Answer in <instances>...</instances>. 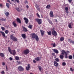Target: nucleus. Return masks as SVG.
Wrapping results in <instances>:
<instances>
[{
    "label": "nucleus",
    "instance_id": "nucleus-1",
    "mask_svg": "<svg viewBox=\"0 0 74 74\" xmlns=\"http://www.w3.org/2000/svg\"><path fill=\"white\" fill-rule=\"evenodd\" d=\"M8 51L10 54L12 55L13 56H15V54H16V51H15V50H12L10 47H8Z\"/></svg>",
    "mask_w": 74,
    "mask_h": 74
},
{
    "label": "nucleus",
    "instance_id": "nucleus-2",
    "mask_svg": "<svg viewBox=\"0 0 74 74\" xmlns=\"http://www.w3.org/2000/svg\"><path fill=\"white\" fill-rule=\"evenodd\" d=\"M32 38L34 39L35 38V40L37 41H38L39 40V38L37 35L35 33H33L32 34Z\"/></svg>",
    "mask_w": 74,
    "mask_h": 74
},
{
    "label": "nucleus",
    "instance_id": "nucleus-3",
    "mask_svg": "<svg viewBox=\"0 0 74 74\" xmlns=\"http://www.w3.org/2000/svg\"><path fill=\"white\" fill-rule=\"evenodd\" d=\"M51 31L52 34L53 36L55 37H56L58 34H57V32L56 31H55V28H53L51 29Z\"/></svg>",
    "mask_w": 74,
    "mask_h": 74
},
{
    "label": "nucleus",
    "instance_id": "nucleus-4",
    "mask_svg": "<svg viewBox=\"0 0 74 74\" xmlns=\"http://www.w3.org/2000/svg\"><path fill=\"white\" fill-rule=\"evenodd\" d=\"M30 51L28 49H26L24 50L22 52V53L23 55H27L29 53Z\"/></svg>",
    "mask_w": 74,
    "mask_h": 74
},
{
    "label": "nucleus",
    "instance_id": "nucleus-5",
    "mask_svg": "<svg viewBox=\"0 0 74 74\" xmlns=\"http://www.w3.org/2000/svg\"><path fill=\"white\" fill-rule=\"evenodd\" d=\"M10 39L12 40H13L14 41H18V39L15 37L13 36V35H10Z\"/></svg>",
    "mask_w": 74,
    "mask_h": 74
},
{
    "label": "nucleus",
    "instance_id": "nucleus-6",
    "mask_svg": "<svg viewBox=\"0 0 74 74\" xmlns=\"http://www.w3.org/2000/svg\"><path fill=\"white\" fill-rule=\"evenodd\" d=\"M36 22L38 23V25H41L42 23V20L39 18L35 19Z\"/></svg>",
    "mask_w": 74,
    "mask_h": 74
},
{
    "label": "nucleus",
    "instance_id": "nucleus-7",
    "mask_svg": "<svg viewBox=\"0 0 74 74\" xmlns=\"http://www.w3.org/2000/svg\"><path fill=\"white\" fill-rule=\"evenodd\" d=\"M18 71H23L24 70V69L21 66H19L18 68Z\"/></svg>",
    "mask_w": 74,
    "mask_h": 74
},
{
    "label": "nucleus",
    "instance_id": "nucleus-8",
    "mask_svg": "<svg viewBox=\"0 0 74 74\" xmlns=\"http://www.w3.org/2000/svg\"><path fill=\"white\" fill-rule=\"evenodd\" d=\"M27 66H26V69L27 71H29L30 69V65L29 64H28L27 65Z\"/></svg>",
    "mask_w": 74,
    "mask_h": 74
},
{
    "label": "nucleus",
    "instance_id": "nucleus-9",
    "mask_svg": "<svg viewBox=\"0 0 74 74\" xmlns=\"http://www.w3.org/2000/svg\"><path fill=\"white\" fill-rule=\"evenodd\" d=\"M70 53V51H66V53L65 54V58L66 59L68 58V56H67V54H69V53Z\"/></svg>",
    "mask_w": 74,
    "mask_h": 74
},
{
    "label": "nucleus",
    "instance_id": "nucleus-10",
    "mask_svg": "<svg viewBox=\"0 0 74 74\" xmlns=\"http://www.w3.org/2000/svg\"><path fill=\"white\" fill-rule=\"evenodd\" d=\"M53 12L52 11H50V17H51V18H53L54 16L53 14Z\"/></svg>",
    "mask_w": 74,
    "mask_h": 74
},
{
    "label": "nucleus",
    "instance_id": "nucleus-11",
    "mask_svg": "<svg viewBox=\"0 0 74 74\" xmlns=\"http://www.w3.org/2000/svg\"><path fill=\"white\" fill-rule=\"evenodd\" d=\"M40 31L41 33V36H44V34H45V31L41 29L40 30Z\"/></svg>",
    "mask_w": 74,
    "mask_h": 74
},
{
    "label": "nucleus",
    "instance_id": "nucleus-12",
    "mask_svg": "<svg viewBox=\"0 0 74 74\" xmlns=\"http://www.w3.org/2000/svg\"><path fill=\"white\" fill-rule=\"evenodd\" d=\"M61 55H64V54H66V53H67V52H66V51H65L64 50H62L61 51Z\"/></svg>",
    "mask_w": 74,
    "mask_h": 74
},
{
    "label": "nucleus",
    "instance_id": "nucleus-13",
    "mask_svg": "<svg viewBox=\"0 0 74 74\" xmlns=\"http://www.w3.org/2000/svg\"><path fill=\"white\" fill-rule=\"evenodd\" d=\"M54 64L55 66H56V67H57L59 65V63H58L57 62H56V61H54Z\"/></svg>",
    "mask_w": 74,
    "mask_h": 74
},
{
    "label": "nucleus",
    "instance_id": "nucleus-14",
    "mask_svg": "<svg viewBox=\"0 0 74 74\" xmlns=\"http://www.w3.org/2000/svg\"><path fill=\"white\" fill-rule=\"evenodd\" d=\"M53 50L55 53H57V54L59 53V51H58V50H57L56 49H53Z\"/></svg>",
    "mask_w": 74,
    "mask_h": 74
},
{
    "label": "nucleus",
    "instance_id": "nucleus-15",
    "mask_svg": "<svg viewBox=\"0 0 74 74\" xmlns=\"http://www.w3.org/2000/svg\"><path fill=\"white\" fill-rule=\"evenodd\" d=\"M35 7L38 10V11H40V7H38V5L37 4H36L35 5Z\"/></svg>",
    "mask_w": 74,
    "mask_h": 74
},
{
    "label": "nucleus",
    "instance_id": "nucleus-16",
    "mask_svg": "<svg viewBox=\"0 0 74 74\" xmlns=\"http://www.w3.org/2000/svg\"><path fill=\"white\" fill-rule=\"evenodd\" d=\"M1 33L2 36H3V37H5V38H7V36H5V33L4 32H1Z\"/></svg>",
    "mask_w": 74,
    "mask_h": 74
},
{
    "label": "nucleus",
    "instance_id": "nucleus-17",
    "mask_svg": "<svg viewBox=\"0 0 74 74\" xmlns=\"http://www.w3.org/2000/svg\"><path fill=\"white\" fill-rule=\"evenodd\" d=\"M24 21H25V22L26 23V24H27V23H28V19H27V18L24 17Z\"/></svg>",
    "mask_w": 74,
    "mask_h": 74
},
{
    "label": "nucleus",
    "instance_id": "nucleus-18",
    "mask_svg": "<svg viewBox=\"0 0 74 74\" xmlns=\"http://www.w3.org/2000/svg\"><path fill=\"white\" fill-rule=\"evenodd\" d=\"M16 20L18 23H21V20H20L19 18H17Z\"/></svg>",
    "mask_w": 74,
    "mask_h": 74
},
{
    "label": "nucleus",
    "instance_id": "nucleus-19",
    "mask_svg": "<svg viewBox=\"0 0 74 74\" xmlns=\"http://www.w3.org/2000/svg\"><path fill=\"white\" fill-rule=\"evenodd\" d=\"M12 24L13 26H14V27H16V26H17L16 23H15V21H14L12 23Z\"/></svg>",
    "mask_w": 74,
    "mask_h": 74
},
{
    "label": "nucleus",
    "instance_id": "nucleus-20",
    "mask_svg": "<svg viewBox=\"0 0 74 74\" xmlns=\"http://www.w3.org/2000/svg\"><path fill=\"white\" fill-rule=\"evenodd\" d=\"M23 31L25 32H27V29H26V28L25 27H23Z\"/></svg>",
    "mask_w": 74,
    "mask_h": 74
},
{
    "label": "nucleus",
    "instance_id": "nucleus-21",
    "mask_svg": "<svg viewBox=\"0 0 74 74\" xmlns=\"http://www.w3.org/2000/svg\"><path fill=\"white\" fill-rule=\"evenodd\" d=\"M4 14H5L6 16L8 17V15H9V12H5Z\"/></svg>",
    "mask_w": 74,
    "mask_h": 74
},
{
    "label": "nucleus",
    "instance_id": "nucleus-22",
    "mask_svg": "<svg viewBox=\"0 0 74 74\" xmlns=\"http://www.w3.org/2000/svg\"><path fill=\"white\" fill-rule=\"evenodd\" d=\"M62 55L61 54V55L60 56V58L61 59H63L64 58V56Z\"/></svg>",
    "mask_w": 74,
    "mask_h": 74
},
{
    "label": "nucleus",
    "instance_id": "nucleus-23",
    "mask_svg": "<svg viewBox=\"0 0 74 74\" xmlns=\"http://www.w3.org/2000/svg\"><path fill=\"white\" fill-rule=\"evenodd\" d=\"M50 7H51V5H48L46 7V8L47 9H50Z\"/></svg>",
    "mask_w": 74,
    "mask_h": 74
},
{
    "label": "nucleus",
    "instance_id": "nucleus-24",
    "mask_svg": "<svg viewBox=\"0 0 74 74\" xmlns=\"http://www.w3.org/2000/svg\"><path fill=\"white\" fill-rule=\"evenodd\" d=\"M22 37L23 38H26V35H25V34H22Z\"/></svg>",
    "mask_w": 74,
    "mask_h": 74
},
{
    "label": "nucleus",
    "instance_id": "nucleus-25",
    "mask_svg": "<svg viewBox=\"0 0 74 74\" xmlns=\"http://www.w3.org/2000/svg\"><path fill=\"white\" fill-rule=\"evenodd\" d=\"M47 32L48 35H49V36H51V34H52V32H51V31H49V32L48 31Z\"/></svg>",
    "mask_w": 74,
    "mask_h": 74
},
{
    "label": "nucleus",
    "instance_id": "nucleus-26",
    "mask_svg": "<svg viewBox=\"0 0 74 74\" xmlns=\"http://www.w3.org/2000/svg\"><path fill=\"white\" fill-rule=\"evenodd\" d=\"M35 60L36 61H40V58H39V57H37L36 58H35Z\"/></svg>",
    "mask_w": 74,
    "mask_h": 74
},
{
    "label": "nucleus",
    "instance_id": "nucleus-27",
    "mask_svg": "<svg viewBox=\"0 0 74 74\" xmlns=\"http://www.w3.org/2000/svg\"><path fill=\"white\" fill-rule=\"evenodd\" d=\"M38 68L40 71H41V69H42V67L40 66H38Z\"/></svg>",
    "mask_w": 74,
    "mask_h": 74
},
{
    "label": "nucleus",
    "instance_id": "nucleus-28",
    "mask_svg": "<svg viewBox=\"0 0 74 74\" xmlns=\"http://www.w3.org/2000/svg\"><path fill=\"white\" fill-rule=\"evenodd\" d=\"M64 40V37H61L60 40V41H63Z\"/></svg>",
    "mask_w": 74,
    "mask_h": 74
},
{
    "label": "nucleus",
    "instance_id": "nucleus-29",
    "mask_svg": "<svg viewBox=\"0 0 74 74\" xmlns=\"http://www.w3.org/2000/svg\"><path fill=\"white\" fill-rule=\"evenodd\" d=\"M6 5L8 8H10V4L8 3H6Z\"/></svg>",
    "mask_w": 74,
    "mask_h": 74
},
{
    "label": "nucleus",
    "instance_id": "nucleus-30",
    "mask_svg": "<svg viewBox=\"0 0 74 74\" xmlns=\"http://www.w3.org/2000/svg\"><path fill=\"white\" fill-rule=\"evenodd\" d=\"M68 26L70 29H71V28H72V27H71V23H70L69 24Z\"/></svg>",
    "mask_w": 74,
    "mask_h": 74
},
{
    "label": "nucleus",
    "instance_id": "nucleus-31",
    "mask_svg": "<svg viewBox=\"0 0 74 74\" xmlns=\"http://www.w3.org/2000/svg\"><path fill=\"white\" fill-rule=\"evenodd\" d=\"M0 56H1V57H4V54L2 53H0Z\"/></svg>",
    "mask_w": 74,
    "mask_h": 74
},
{
    "label": "nucleus",
    "instance_id": "nucleus-32",
    "mask_svg": "<svg viewBox=\"0 0 74 74\" xmlns=\"http://www.w3.org/2000/svg\"><path fill=\"white\" fill-rule=\"evenodd\" d=\"M15 59L16 60H18L19 59V58L18 56H16L15 57Z\"/></svg>",
    "mask_w": 74,
    "mask_h": 74
},
{
    "label": "nucleus",
    "instance_id": "nucleus-33",
    "mask_svg": "<svg viewBox=\"0 0 74 74\" xmlns=\"http://www.w3.org/2000/svg\"><path fill=\"white\" fill-rule=\"evenodd\" d=\"M69 59H72L73 58V56L71 55L69 56Z\"/></svg>",
    "mask_w": 74,
    "mask_h": 74
},
{
    "label": "nucleus",
    "instance_id": "nucleus-34",
    "mask_svg": "<svg viewBox=\"0 0 74 74\" xmlns=\"http://www.w3.org/2000/svg\"><path fill=\"white\" fill-rule=\"evenodd\" d=\"M11 1H14V0H11ZM15 1L16 2H17L18 3H19V0H15Z\"/></svg>",
    "mask_w": 74,
    "mask_h": 74
},
{
    "label": "nucleus",
    "instance_id": "nucleus-35",
    "mask_svg": "<svg viewBox=\"0 0 74 74\" xmlns=\"http://www.w3.org/2000/svg\"><path fill=\"white\" fill-rule=\"evenodd\" d=\"M28 27L29 28V29H32V25H29L28 26Z\"/></svg>",
    "mask_w": 74,
    "mask_h": 74
},
{
    "label": "nucleus",
    "instance_id": "nucleus-36",
    "mask_svg": "<svg viewBox=\"0 0 74 74\" xmlns=\"http://www.w3.org/2000/svg\"><path fill=\"white\" fill-rule=\"evenodd\" d=\"M51 45H53V47H56V44H55V43H52Z\"/></svg>",
    "mask_w": 74,
    "mask_h": 74
},
{
    "label": "nucleus",
    "instance_id": "nucleus-37",
    "mask_svg": "<svg viewBox=\"0 0 74 74\" xmlns=\"http://www.w3.org/2000/svg\"><path fill=\"white\" fill-rule=\"evenodd\" d=\"M55 60L56 62H59V59L58 58H56L55 59Z\"/></svg>",
    "mask_w": 74,
    "mask_h": 74
},
{
    "label": "nucleus",
    "instance_id": "nucleus-38",
    "mask_svg": "<svg viewBox=\"0 0 74 74\" xmlns=\"http://www.w3.org/2000/svg\"><path fill=\"white\" fill-rule=\"evenodd\" d=\"M5 32L6 34H8L9 33V31L8 30H6L5 31Z\"/></svg>",
    "mask_w": 74,
    "mask_h": 74
},
{
    "label": "nucleus",
    "instance_id": "nucleus-39",
    "mask_svg": "<svg viewBox=\"0 0 74 74\" xmlns=\"http://www.w3.org/2000/svg\"><path fill=\"white\" fill-rule=\"evenodd\" d=\"M66 63L64 62H63L62 63V65L63 66H65V65H66Z\"/></svg>",
    "mask_w": 74,
    "mask_h": 74
},
{
    "label": "nucleus",
    "instance_id": "nucleus-40",
    "mask_svg": "<svg viewBox=\"0 0 74 74\" xmlns=\"http://www.w3.org/2000/svg\"><path fill=\"white\" fill-rule=\"evenodd\" d=\"M5 20H6V19H4L3 18H2L0 19V21H5Z\"/></svg>",
    "mask_w": 74,
    "mask_h": 74
},
{
    "label": "nucleus",
    "instance_id": "nucleus-41",
    "mask_svg": "<svg viewBox=\"0 0 74 74\" xmlns=\"http://www.w3.org/2000/svg\"><path fill=\"white\" fill-rule=\"evenodd\" d=\"M16 10L18 11V12H20V10H19V8H16Z\"/></svg>",
    "mask_w": 74,
    "mask_h": 74
},
{
    "label": "nucleus",
    "instance_id": "nucleus-42",
    "mask_svg": "<svg viewBox=\"0 0 74 74\" xmlns=\"http://www.w3.org/2000/svg\"><path fill=\"white\" fill-rule=\"evenodd\" d=\"M65 10H66V11H68V10H69V8H68V7H66L65 8Z\"/></svg>",
    "mask_w": 74,
    "mask_h": 74
},
{
    "label": "nucleus",
    "instance_id": "nucleus-43",
    "mask_svg": "<svg viewBox=\"0 0 74 74\" xmlns=\"http://www.w3.org/2000/svg\"><path fill=\"white\" fill-rule=\"evenodd\" d=\"M68 41L69 42H70V43H71V42H72V40L70 39H68Z\"/></svg>",
    "mask_w": 74,
    "mask_h": 74
},
{
    "label": "nucleus",
    "instance_id": "nucleus-44",
    "mask_svg": "<svg viewBox=\"0 0 74 74\" xmlns=\"http://www.w3.org/2000/svg\"><path fill=\"white\" fill-rule=\"evenodd\" d=\"M24 3L25 4H28V2H27V1H25L24 2Z\"/></svg>",
    "mask_w": 74,
    "mask_h": 74
},
{
    "label": "nucleus",
    "instance_id": "nucleus-45",
    "mask_svg": "<svg viewBox=\"0 0 74 74\" xmlns=\"http://www.w3.org/2000/svg\"><path fill=\"white\" fill-rule=\"evenodd\" d=\"M1 73L2 74H4L5 73V72L4 71H3L1 72Z\"/></svg>",
    "mask_w": 74,
    "mask_h": 74
},
{
    "label": "nucleus",
    "instance_id": "nucleus-46",
    "mask_svg": "<svg viewBox=\"0 0 74 74\" xmlns=\"http://www.w3.org/2000/svg\"><path fill=\"white\" fill-rule=\"evenodd\" d=\"M36 15L38 17V18H40V15H39L38 13H37Z\"/></svg>",
    "mask_w": 74,
    "mask_h": 74
},
{
    "label": "nucleus",
    "instance_id": "nucleus-47",
    "mask_svg": "<svg viewBox=\"0 0 74 74\" xmlns=\"http://www.w3.org/2000/svg\"><path fill=\"white\" fill-rule=\"evenodd\" d=\"M1 29L2 30H5V28L3 27H2Z\"/></svg>",
    "mask_w": 74,
    "mask_h": 74
},
{
    "label": "nucleus",
    "instance_id": "nucleus-48",
    "mask_svg": "<svg viewBox=\"0 0 74 74\" xmlns=\"http://www.w3.org/2000/svg\"><path fill=\"white\" fill-rule=\"evenodd\" d=\"M7 2H9V3L10 4H11V2H10V1L9 0H7Z\"/></svg>",
    "mask_w": 74,
    "mask_h": 74
},
{
    "label": "nucleus",
    "instance_id": "nucleus-49",
    "mask_svg": "<svg viewBox=\"0 0 74 74\" xmlns=\"http://www.w3.org/2000/svg\"><path fill=\"white\" fill-rule=\"evenodd\" d=\"M70 70L71 71H73V69H72V68H70Z\"/></svg>",
    "mask_w": 74,
    "mask_h": 74
},
{
    "label": "nucleus",
    "instance_id": "nucleus-50",
    "mask_svg": "<svg viewBox=\"0 0 74 74\" xmlns=\"http://www.w3.org/2000/svg\"><path fill=\"white\" fill-rule=\"evenodd\" d=\"M9 59L10 60H13L12 58L11 57H10L9 58Z\"/></svg>",
    "mask_w": 74,
    "mask_h": 74
},
{
    "label": "nucleus",
    "instance_id": "nucleus-51",
    "mask_svg": "<svg viewBox=\"0 0 74 74\" xmlns=\"http://www.w3.org/2000/svg\"><path fill=\"white\" fill-rule=\"evenodd\" d=\"M0 7H1V8H2V7H3V5L1 4H0Z\"/></svg>",
    "mask_w": 74,
    "mask_h": 74
},
{
    "label": "nucleus",
    "instance_id": "nucleus-52",
    "mask_svg": "<svg viewBox=\"0 0 74 74\" xmlns=\"http://www.w3.org/2000/svg\"><path fill=\"white\" fill-rule=\"evenodd\" d=\"M72 0H68V1L69 3H71Z\"/></svg>",
    "mask_w": 74,
    "mask_h": 74
},
{
    "label": "nucleus",
    "instance_id": "nucleus-53",
    "mask_svg": "<svg viewBox=\"0 0 74 74\" xmlns=\"http://www.w3.org/2000/svg\"><path fill=\"white\" fill-rule=\"evenodd\" d=\"M33 62H34V63H36V61L35 60H33Z\"/></svg>",
    "mask_w": 74,
    "mask_h": 74
},
{
    "label": "nucleus",
    "instance_id": "nucleus-54",
    "mask_svg": "<svg viewBox=\"0 0 74 74\" xmlns=\"http://www.w3.org/2000/svg\"><path fill=\"white\" fill-rule=\"evenodd\" d=\"M17 62L18 63V64H21V62H18V61H17Z\"/></svg>",
    "mask_w": 74,
    "mask_h": 74
},
{
    "label": "nucleus",
    "instance_id": "nucleus-55",
    "mask_svg": "<svg viewBox=\"0 0 74 74\" xmlns=\"http://www.w3.org/2000/svg\"><path fill=\"white\" fill-rule=\"evenodd\" d=\"M5 65V63L4 62H2V65L4 66Z\"/></svg>",
    "mask_w": 74,
    "mask_h": 74
},
{
    "label": "nucleus",
    "instance_id": "nucleus-56",
    "mask_svg": "<svg viewBox=\"0 0 74 74\" xmlns=\"http://www.w3.org/2000/svg\"><path fill=\"white\" fill-rule=\"evenodd\" d=\"M52 55H53V56H54L55 55V53H52Z\"/></svg>",
    "mask_w": 74,
    "mask_h": 74
},
{
    "label": "nucleus",
    "instance_id": "nucleus-57",
    "mask_svg": "<svg viewBox=\"0 0 74 74\" xmlns=\"http://www.w3.org/2000/svg\"><path fill=\"white\" fill-rule=\"evenodd\" d=\"M50 23V24H51V25L53 24V23H52V21H51V22H50V23Z\"/></svg>",
    "mask_w": 74,
    "mask_h": 74
},
{
    "label": "nucleus",
    "instance_id": "nucleus-58",
    "mask_svg": "<svg viewBox=\"0 0 74 74\" xmlns=\"http://www.w3.org/2000/svg\"><path fill=\"white\" fill-rule=\"evenodd\" d=\"M26 7L27 8V9H28V8H29V6H28V5H26Z\"/></svg>",
    "mask_w": 74,
    "mask_h": 74
},
{
    "label": "nucleus",
    "instance_id": "nucleus-59",
    "mask_svg": "<svg viewBox=\"0 0 74 74\" xmlns=\"http://www.w3.org/2000/svg\"><path fill=\"white\" fill-rule=\"evenodd\" d=\"M6 69L7 71L8 70V68L7 66H6Z\"/></svg>",
    "mask_w": 74,
    "mask_h": 74
},
{
    "label": "nucleus",
    "instance_id": "nucleus-60",
    "mask_svg": "<svg viewBox=\"0 0 74 74\" xmlns=\"http://www.w3.org/2000/svg\"><path fill=\"white\" fill-rule=\"evenodd\" d=\"M71 43L72 44H74V41H72V42H71Z\"/></svg>",
    "mask_w": 74,
    "mask_h": 74
},
{
    "label": "nucleus",
    "instance_id": "nucleus-61",
    "mask_svg": "<svg viewBox=\"0 0 74 74\" xmlns=\"http://www.w3.org/2000/svg\"><path fill=\"white\" fill-rule=\"evenodd\" d=\"M66 13L67 14H69V12H68V11H66Z\"/></svg>",
    "mask_w": 74,
    "mask_h": 74
},
{
    "label": "nucleus",
    "instance_id": "nucleus-62",
    "mask_svg": "<svg viewBox=\"0 0 74 74\" xmlns=\"http://www.w3.org/2000/svg\"><path fill=\"white\" fill-rule=\"evenodd\" d=\"M55 21H56V22H57V23H58V20H57V19H56Z\"/></svg>",
    "mask_w": 74,
    "mask_h": 74
},
{
    "label": "nucleus",
    "instance_id": "nucleus-63",
    "mask_svg": "<svg viewBox=\"0 0 74 74\" xmlns=\"http://www.w3.org/2000/svg\"><path fill=\"white\" fill-rule=\"evenodd\" d=\"M51 20H49V21H48V22H49V23H50V22H51Z\"/></svg>",
    "mask_w": 74,
    "mask_h": 74
},
{
    "label": "nucleus",
    "instance_id": "nucleus-64",
    "mask_svg": "<svg viewBox=\"0 0 74 74\" xmlns=\"http://www.w3.org/2000/svg\"><path fill=\"white\" fill-rule=\"evenodd\" d=\"M50 19H49L47 21H48V22H49V21H50Z\"/></svg>",
    "mask_w": 74,
    "mask_h": 74
}]
</instances>
